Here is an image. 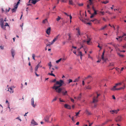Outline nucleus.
<instances>
[{"mask_svg":"<svg viewBox=\"0 0 126 126\" xmlns=\"http://www.w3.org/2000/svg\"><path fill=\"white\" fill-rule=\"evenodd\" d=\"M92 101L91 102V103H92ZM96 103L97 102H96L95 103H93L94 104V107H96V106H97V104H96Z\"/></svg>","mask_w":126,"mask_h":126,"instance_id":"nucleus-49","label":"nucleus"},{"mask_svg":"<svg viewBox=\"0 0 126 126\" xmlns=\"http://www.w3.org/2000/svg\"><path fill=\"white\" fill-rule=\"evenodd\" d=\"M60 19H61V17L59 16H58V18L56 19V20L57 21H59Z\"/></svg>","mask_w":126,"mask_h":126,"instance_id":"nucleus-42","label":"nucleus"},{"mask_svg":"<svg viewBox=\"0 0 126 126\" xmlns=\"http://www.w3.org/2000/svg\"><path fill=\"white\" fill-rule=\"evenodd\" d=\"M64 107L65 108L68 109H70L71 108V106L67 104H65Z\"/></svg>","mask_w":126,"mask_h":126,"instance_id":"nucleus-10","label":"nucleus"},{"mask_svg":"<svg viewBox=\"0 0 126 126\" xmlns=\"http://www.w3.org/2000/svg\"><path fill=\"white\" fill-rule=\"evenodd\" d=\"M86 89H91V87L90 86H88L86 87Z\"/></svg>","mask_w":126,"mask_h":126,"instance_id":"nucleus-45","label":"nucleus"},{"mask_svg":"<svg viewBox=\"0 0 126 126\" xmlns=\"http://www.w3.org/2000/svg\"><path fill=\"white\" fill-rule=\"evenodd\" d=\"M62 59V58H60L58 60L56 61V63H58L59 62L61 61Z\"/></svg>","mask_w":126,"mask_h":126,"instance_id":"nucleus-34","label":"nucleus"},{"mask_svg":"<svg viewBox=\"0 0 126 126\" xmlns=\"http://www.w3.org/2000/svg\"><path fill=\"white\" fill-rule=\"evenodd\" d=\"M83 47V46H81L79 48H78V50H79L81 49V48H82V47Z\"/></svg>","mask_w":126,"mask_h":126,"instance_id":"nucleus-64","label":"nucleus"},{"mask_svg":"<svg viewBox=\"0 0 126 126\" xmlns=\"http://www.w3.org/2000/svg\"><path fill=\"white\" fill-rule=\"evenodd\" d=\"M119 110L118 109L117 110H110V112L112 114H114V113L117 114Z\"/></svg>","mask_w":126,"mask_h":126,"instance_id":"nucleus-6","label":"nucleus"},{"mask_svg":"<svg viewBox=\"0 0 126 126\" xmlns=\"http://www.w3.org/2000/svg\"><path fill=\"white\" fill-rule=\"evenodd\" d=\"M117 86H114L110 90L113 91H114L116 90H120V88H116V87Z\"/></svg>","mask_w":126,"mask_h":126,"instance_id":"nucleus-7","label":"nucleus"},{"mask_svg":"<svg viewBox=\"0 0 126 126\" xmlns=\"http://www.w3.org/2000/svg\"><path fill=\"white\" fill-rule=\"evenodd\" d=\"M99 44L97 46V47L100 48V49H101L102 48V47H100L99 46Z\"/></svg>","mask_w":126,"mask_h":126,"instance_id":"nucleus-61","label":"nucleus"},{"mask_svg":"<svg viewBox=\"0 0 126 126\" xmlns=\"http://www.w3.org/2000/svg\"><path fill=\"white\" fill-rule=\"evenodd\" d=\"M57 40L55 38H54L52 42L51 43V44H52L56 41Z\"/></svg>","mask_w":126,"mask_h":126,"instance_id":"nucleus-26","label":"nucleus"},{"mask_svg":"<svg viewBox=\"0 0 126 126\" xmlns=\"http://www.w3.org/2000/svg\"><path fill=\"white\" fill-rule=\"evenodd\" d=\"M35 56V55L34 54H32V57L33 59V60H35V59L34 58Z\"/></svg>","mask_w":126,"mask_h":126,"instance_id":"nucleus-50","label":"nucleus"},{"mask_svg":"<svg viewBox=\"0 0 126 126\" xmlns=\"http://www.w3.org/2000/svg\"><path fill=\"white\" fill-rule=\"evenodd\" d=\"M10 9H11V8H9V9L8 10H7V9H5V11H6L7 12H9V11L10 10Z\"/></svg>","mask_w":126,"mask_h":126,"instance_id":"nucleus-44","label":"nucleus"},{"mask_svg":"<svg viewBox=\"0 0 126 126\" xmlns=\"http://www.w3.org/2000/svg\"><path fill=\"white\" fill-rule=\"evenodd\" d=\"M4 26H9V25L7 23H5V25H4Z\"/></svg>","mask_w":126,"mask_h":126,"instance_id":"nucleus-58","label":"nucleus"},{"mask_svg":"<svg viewBox=\"0 0 126 126\" xmlns=\"http://www.w3.org/2000/svg\"><path fill=\"white\" fill-rule=\"evenodd\" d=\"M5 26H4V25H3L1 26V28L3 29L4 30H6V28L5 27Z\"/></svg>","mask_w":126,"mask_h":126,"instance_id":"nucleus-31","label":"nucleus"},{"mask_svg":"<svg viewBox=\"0 0 126 126\" xmlns=\"http://www.w3.org/2000/svg\"><path fill=\"white\" fill-rule=\"evenodd\" d=\"M59 99H60V102H65V101H63V100H61V98H59Z\"/></svg>","mask_w":126,"mask_h":126,"instance_id":"nucleus-55","label":"nucleus"},{"mask_svg":"<svg viewBox=\"0 0 126 126\" xmlns=\"http://www.w3.org/2000/svg\"><path fill=\"white\" fill-rule=\"evenodd\" d=\"M109 2V1L108 0H106L105 1H101V2L103 3L106 4Z\"/></svg>","mask_w":126,"mask_h":126,"instance_id":"nucleus-23","label":"nucleus"},{"mask_svg":"<svg viewBox=\"0 0 126 126\" xmlns=\"http://www.w3.org/2000/svg\"><path fill=\"white\" fill-rule=\"evenodd\" d=\"M20 1H18L17 2V3L16 4L15 6H16V7H18V5H19V4L20 3Z\"/></svg>","mask_w":126,"mask_h":126,"instance_id":"nucleus-39","label":"nucleus"},{"mask_svg":"<svg viewBox=\"0 0 126 126\" xmlns=\"http://www.w3.org/2000/svg\"><path fill=\"white\" fill-rule=\"evenodd\" d=\"M115 49H116V51H117V52L118 51H120V49L118 48L117 46L116 47H115Z\"/></svg>","mask_w":126,"mask_h":126,"instance_id":"nucleus-27","label":"nucleus"},{"mask_svg":"<svg viewBox=\"0 0 126 126\" xmlns=\"http://www.w3.org/2000/svg\"><path fill=\"white\" fill-rule=\"evenodd\" d=\"M117 54L118 55L120 56L121 57H124V55H121L120 54V53H118V52H117Z\"/></svg>","mask_w":126,"mask_h":126,"instance_id":"nucleus-33","label":"nucleus"},{"mask_svg":"<svg viewBox=\"0 0 126 126\" xmlns=\"http://www.w3.org/2000/svg\"><path fill=\"white\" fill-rule=\"evenodd\" d=\"M38 1L36 0H32L31 2L33 4H35Z\"/></svg>","mask_w":126,"mask_h":126,"instance_id":"nucleus-15","label":"nucleus"},{"mask_svg":"<svg viewBox=\"0 0 126 126\" xmlns=\"http://www.w3.org/2000/svg\"><path fill=\"white\" fill-rule=\"evenodd\" d=\"M51 31V28L49 27L47 29L46 32L48 35H49L50 34Z\"/></svg>","mask_w":126,"mask_h":126,"instance_id":"nucleus-9","label":"nucleus"},{"mask_svg":"<svg viewBox=\"0 0 126 126\" xmlns=\"http://www.w3.org/2000/svg\"><path fill=\"white\" fill-rule=\"evenodd\" d=\"M69 4L72 5H73V3L72 0L69 1Z\"/></svg>","mask_w":126,"mask_h":126,"instance_id":"nucleus-24","label":"nucleus"},{"mask_svg":"<svg viewBox=\"0 0 126 126\" xmlns=\"http://www.w3.org/2000/svg\"><path fill=\"white\" fill-rule=\"evenodd\" d=\"M17 7H16V6H14V8L13 9H12V12H15V11H16V9H17Z\"/></svg>","mask_w":126,"mask_h":126,"instance_id":"nucleus-18","label":"nucleus"},{"mask_svg":"<svg viewBox=\"0 0 126 126\" xmlns=\"http://www.w3.org/2000/svg\"><path fill=\"white\" fill-rule=\"evenodd\" d=\"M48 74L49 75L53 76L54 77L55 76V75L54 74L52 73H48Z\"/></svg>","mask_w":126,"mask_h":126,"instance_id":"nucleus-41","label":"nucleus"},{"mask_svg":"<svg viewBox=\"0 0 126 126\" xmlns=\"http://www.w3.org/2000/svg\"><path fill=\"white\" fill-rule=\"evenodd\" d=\"M78 4V5L79 6H82L83 5V3H81L80 4L79 3Z\"/></svg>","mask_w":126,"mask_h":126,"instance_id":"nucleus-53","label":"nucleus"},{"mask_svg":"<svg viewBox=\"0 0 126 126\" xmlns=\"http://www.w3.org/2000/svg\"><path fill=\"white\" fill-rule=\"evenodd\" d=\"M3 23L4 22L2 20H1L0 21V26L3 25Z\"/></svg>","mask_w":126,"mask_h":126,"instance_id":"nucleus-29","label":"nucleus"},{"mask_svg":"<svg viewBox=\"0 0 126 126\" xmlns=\"http://www.w3.org/2000/svg\"><path fill=\"white\" fill-rule=\"evenodd\" d=\"M10 93H13L14 91L13 90H12V88H10Z\"/></svg>","mask_w":126,"mask_h":126,"instance_id":"nucleus-40","label":"nucleus"},{"mask_svg":"<svg viewBox=\"0 0 126 126\" xmlns=\"http://www.w3.org/2000/svg\"><path fill=\"white\" fill-rule=\"evenodd\" d=\"M52 114L50 113L47 115L44 119V120L45 122H48L49 121V118L52 115Z\"/></svg>","mask_w":126,"mask_h":126,"instance_id":"nucleus-5","label":"nucleus"},{"mask_svg":"<svg viewBox=\"0 0 126 126\" xmlns=\"http://www.w3.org/2000/svg\"><path fill=\"white\" fill-rule=\"evenodd\" d=\"M92 14V15L91 16H90V17L91 18H93L94 17V14Z\"/></svg>","mask_w":126,"mask_h":126,"instance_id":"nucleus-57","label":"nucleus"},{"mask_svg":"<svg viewBox=\"0 0 126 126\" xmlns=\"http://www.w3.org/2000/svg\"><path fill=\"white\" fill-rule=\"evenodd\" d=\"M85 113L88 115H89L91 114V113L89 112L87 109H86L85 110Z\"/></svg>","mask_w":126,"mask_h":126,"instance_id":"nucleus-17","label":"nucleus"},{"mask_svg":"<svg viewBox=\"0 0 126 126\" xmlns=\"http://www.w3.org/2000/svg\"><path fill=\"white\" fill-rule=\"evenodd\" d=\"M81 111V110H79V111L78 112H76V116H77L78 115V114H79V112Z\"/></svg>","mask_w":126,"mask_h":126,"instance_id":"nucleus-46","label":"nucleus"},{"mask_svg":"<svg viewBox=\"0 0 126 126\" xmlns=\"http://www.w3.org/2000/svg\"><path fill=\"white\" fill-rule=\"evenodd\" d=\"M46 21H47V19H46L45 20L43 21L42 23L43 24H45L46 23Z\"/></svg>","mask_w":126,"mask_h":126,"instance_id":"nucleus-32","label":"nucleus"},{"mask_svg":"<svg viewBox=\"0 0 126 126\" xmlns=\"http://www.w3.org/2000/svg\"><path fill=\"white\" fill-rule=\"evenodd\" d=\"M94 11V13L93 14H94V15H96L97 14V13L96 11L95 10Z\"/></svg>","mask_w":126,"mask_h":126,"instance_id":"nucleus-56","label":"nucleus"},{"mask_svg":"<svg viewBox=\"0 0 126 126\" xmlns=\"http://www.w3.org/2000/svg\"><path fill=\"white\" fill-rule=\"evenodd\" d=\"M61 90V91L60 93H62L63 95H68L67 91L65 90L64 88V89H62Z\"/></svg>","mask_w":126,"mask_h":126,"instance_id":"nucleus-3","label":"nucleus"},{"mask_svg":"<svg viewBox=\"0 0 126 126\" xmlns=\"http://www.w3.org/2000/svg\"><path fill=\"white\" fill-rule=\"evenodd\" d=\"M63 80H60L59 81H57L54 84V86L52 87L53 89H54L57 93H60L64 87H60L64 84Z\"/></svg>","mask_w":126,"mask_h":126,"instance_id":"nucleus-1","label":"nucleus"},{"mask_svg":"<svg viewBox=\"0 0 126 126\" xmlns=\"http://www.w3.org/2000/svg\"><path fill=\"white\" fill-rule=\"evenodd\" d=\"M90 5L89 4V3L87 5V9L88 10H90L91 9V8L90 7Z\"/></svg>","mask_w":126,"mask_h":126,"instance_id":"nucleus-25","label":"nucleus"},{"mask_svg":"<svg viewBox=\"0 0 126 126\" xmlns=\"http://www.w3.org/2000/svg\"><path fill=\"white\" fill-rule=\"evenodd\" d=\"M123 36H120L118 37V38H116V39L118 40L119 38H122L123 37Z\"/></svg>","mask_w":126,"mask_h":126,"instance_id":"nucleus-51","label":"nucleus"},{"mask_svg":"<svg viewBox=\"0 0 126 126\" xmlns=\"http://www.w3.org/2000/svg\"><path fill=\"white\" fill-rule=\"evenodd\" d=\"M100 23V21L99 20H98L96 19H95V22H94V23L97 24Z\"/></svg>","mask_w":126,"mask_h":126,"instance_id":"nucleus-20","label":"nucleus"},{"mask_svg":"<svg viewBox=\"0 0 126 126\" xmlns=\"http://www.w3.org/2000/svg\"><path fill=\"white\" fill-rule=\"evenodd\" d=\"M79 55L80 56H82V53L81 51H79Z\"/></svg>","mask_w":126,"mask_h":126,"instance_id":"nucleus-37","label":"nucleus"},{"mask_svg":"<svg viewBox=\"0 0 126 126\" xmlns=\"http://www.w3.org/2000/svg\"><path fill=\"white\" fill-rule=\"evenodd\" d=\"M76 30H77V35L78 37H79V36L81 35V34L80 33V30L79 28H77L76 29Z\"/></svg>","mask_w":126,"mask_h":126,"instance_id":"nucleus-8","label":"nucleus"},{"mask_svg":"<svg viewBox=\"0 0 126 126\" xmlns=\"http://www.w3.org/2000/svg\"><path fill=\"white\" fill-rule=\"evenodd\" d=\"M57 99V98L56 97H55L52 100V102H53L54 101H55Z\"/></svg>","mask_w":126,"mask_h":126,"instance_id":"nucleus-54","label":"nucleus"},{"mask_svg":"<svg viewBox=\"0 0 126 126\" xmlns=\"http://www.w3.org/2000/svg\"><path fill=\"white\" fill-rule=\"evenodd\" d=\"M123 119L122 116L121 115L118 116L115 119V121L116 122L121 121Z\"/></svg>","mask_w":126,"mask_h":126,"instance_id":"nucleus-4","label":"nucleus"},{"mask_svg":"<svg viewBox=\"0 0 126 126\" xmlns=\"http://www.w3.org/2000/svg\"><path fill=\"white\" fill-rule=\"evenodd\" d=\"M0 48L1 49H4L3 47H2L1 46H0Z\"/></svg>","mask_w":126,"mask_h":126,"instance_id":"nucleus-62","label":"nucleus"},{"mask_svg":"<svg viewBox=\"0 0 126 126\" xmlns=\"http://www.w3.org/2000/svg\"><path fill=\"white\" fill-rule=\"evenodd\" d=\"M125 85H124L123 87H121L120 88V90H122V89H125Z\"/></svg>","mask_w":126,"mask_h":126,"instance_id":"nucleus-43","label":"nucleus"},{"mask_svg":"<svg viewBox=\"0 0 126 126\" xmlns=\"http://www.w3.org/2000/svg\"><path fill=\"white\" fill-rule=\"evenodd\" d=\"M114 65V63L113 62L110 63V65L111 66H113Z\"/></svg>","mask_w":126,"mask_h":126,"instance_id":"nucleus-38","label":"nucleus"},{"mask_svg":"<svg viewBox=\"0 0 126 126\" xmlns=\"http://www.w3.org/2000/svg\"><path fill=\"white\" fill-rule=\"evenodd\" d=\"M89 4L90 5H92L95 2V0H89Z\"/></svg>","mask_w":126,"mask_h":126,"instance_id":"nucleus-14","label":"nucleus"},{"mask_svg":"<svg viewBox=\"0 0 126 126\" xmlns=\"http://www.w3.org/2000/svg\"><path fill=\"white\" fill-rule=\"evenodd\" d=\"M31 123V124L34 125H38L37 123L33 120L32 121Z\"/></svg>","mask_w":126,"mask_h":126,"instance_id":"nucleus-16","label":"nucleus"},{"mask_svg":"<svg viewBox=\"0 0 126 126\" xmlns=\"http://www.w3.org/2000/svg\"><path fill=\"white\" fill-rule=\"evenodd\" d=\"M68 35L69 36V38H68V40H71V34L70 33H68Z\"/></svg>","mask_w":126,"mask_h":126,"instance_id":"nucleus-22","label":"nucleus"},{"mask_svg":"<svg viewBox=\"0 0 126 126\" xmlns=\"http://www.w3.org/2000/svg\"><path fill=\"white\" fill-rule=\"evenodd\" d=\"M107 27V25H105L104 26L101 28L100 29V30H104L105 28Z\"/></svg>","mask_w":126,"mask_h":126,"instance_id":"nucleus-28","label":"nucleus"},{"mask_svg":"<svg viewBox=\"0 0 126 126\" xmlns=\"http://www.w3.org/2000/svg\"><path fill=\"white\" fill-rule=\"evenodd\" d=\"M56 81V79H53V80L52 81V82H55Z\"/></svg>","mask_w":126,"mask_h":126,"instance_id":"nucleus-60","label":"nucleus"},{"mask_svg":"<svg viewBox=\"0 0 126 126\" xmlns=\"http://www.w3.org/2000/svg\"><path fill=\"white\" fill-rule=\"evenodd\" d=\"M80 78V77L79 76V77L78 78H76L75 79V80L74 81V82H78V81H79Z\"/></svg>","mask_w":126,"mask_h":126,"instance_id":"nucleus-19","label":"nucleus"},{"mask_svg":"<svg viewBox=\"0 0 126 126\" xmlns=\"http://www.w3.org/2000/svg\"><path fill=\"white\" fill-rule=\"evenodd\" d=\"M100 13L102 14V15H104V12L101 11L100 12Z\"/></svg>","mask_w":126,"mask_h":126,"instance_id":"nucleus-63","label":"nucleus"},{"mask_svg":"<svg viewBox=\"0 0 126 126\" xmlns=\"http://www.w3.org/2000/svg\"><path fill=\"white\" fill-rule=\"evenodd\" d=\"M97 96H94L93 98V101L92 103H95L97 102L98 101V96L100 95V94H97Z\"/></svg>","mask_w":126,"mask_h":126,"instance_id":"nucleus-2","label":"nucleus"},{"mask_svg":"<svg viewBox=\"0 0 126 126\" xmlns=\"http://www.w3.org/2000/svg\"><path fill=\"white\" fill-rule=\"evenodd\" d=\"M59 36V35H58L56 36L54 38H55L57 40L58 39Z\"/></svg>","mask_w":126,"mask_h":126,"instance_id":"nucleus-52","label":"nucleus"},{"mask_svg":"<svg viewBox=\"0 0 126 126\" xmlns=\"http://www.w3.org/2000/svg\"><path fill=\"white\" fill-rule=\"evenodd\" d=\"M31 104L32 106L35 108V106H36V105L35 104H34V98H32L31 99Z\"/></svg>","mask_w":126,"mask_h":126,"instance_id":"nucleus-11","label":"nucleus"},{"mask_svg":"<svg viewBox=\"0 0 126 126\" xmlns=\"http://www.w3.org/2000/svg\"><path fill=\"white\" fill-rule=\"evenodd\" d=\"M72 79H69V83H70L72 82Z\"/></svg>","mask_w":126,"mask_h":126,"instance_id":"nucleus-59","label":"nucleus"},{"mask_svg":"<svg viewBox=\"0 0 126 126\" xmlns=\"http://www.w3.org/2000/svg\"><path fill=\"white\" fill-rule=\"evenodd\" d=\"M121 84H122V83H116L115 84V85L114 86H119V85L120 86V85H121Z\"/></svg>","mask_w":126,"mask_h":126,"instance_id":"nucleus-30","label":"nucleus"},{"mask_svg":"<svg viewBox=\"0 0 126 126\" xmlns=\"http://www.w3.org/2000/svg\"><path fill=\"white\" fill-rule=\"evenodd\" d=\"M104 55H102L101 56V58L102 59L104 60V61H106L107 60V59L106 58H104Z\"/></svg>","mask_w":126,"mask_h":126,"instance_id":"nucleus-21","label":"nucleus"},{"mask_svg":"<svg viewBox=\"0 0 126 126\" xmlns=\"http://www.w3.org/2000/svg\"><path fill=\"white\" fill-rule=\"evenodd\" d=\"M91 78H92V77H91V76L90 75H89V76H88L87 77H85V79H87Z\"/></svg>","mask_w":126,"mask_h":126,"instance_id":"nucleus-35","label":"nucleus"},{"mask_svg":"<svg viewBox=\"0 0 126 126\" xmlns=\"http://www.w3.org/2000/svg\"><path fill=\"white\" fill-rule=\"evenodd\" d=\"M38 68V66H36L35 67V72H36V71H37Z\"/></svg>","mask_w":126,"mask_h":126,"instance_id":"nucleus-36","label":"nucleus"},{"mask_svg":"<svg viewBox=\"0 0 126 126\" xmlns=\"http://www.w3.org/2000/svg\"><path fill=\"white\" fill-rule=\"evenodd\" d=\"M41 62H40L37 65L38 66V67H42V65H41L39 63Z\"/></svg>","mask_w":126,"mask_h":126,"instance_id":"nucleus-48","label":"nucleus"},{"mask_svg":"<svg viewBox=\"0 0 126 126\" xmlns=\"http://www.w3.org/2000/svg\"><path fill=\"white\" fill-rule=\"evenodd\" d=\"M90 39L89 38V39H88V40L87 41V42L88 44H89V43L90 42Z\"/></svg>","mask_w":126,"mask_h":126,"instance_id":"nucleus-47","label":"nucleus"},{"mask_svg":"<svg viewBox=\"0 0 126 126\" xmlns=\"http://www.w3.org/2000/svg\"><path fill=\"white\" fill-rule=\"evenodd\" d=\"M11 52L12 54V56L13 58L14 57V55H15V52L14 50L13 49H12L11 50Z\"/></svg>","mask_w":126,"mask_h":126,"instance_id":"nucleus-12","label":"nucleus"},{"mask_svg":"<svg viewBox=\"0 0 126 126\" xmlns=\"http://www.w3.org/2000/svg\"><path fill=\"white\" fill-rule=\"evenodd\" d=\"M80 20L81 21H82L84 23H85L86 24L87 23V21H88V19H83L82 18H81Z\"/></svg>","mask_w":126,"mask_h":126,"instance_id":"nucleus-13","label":"nucleus"}]
</instances>
